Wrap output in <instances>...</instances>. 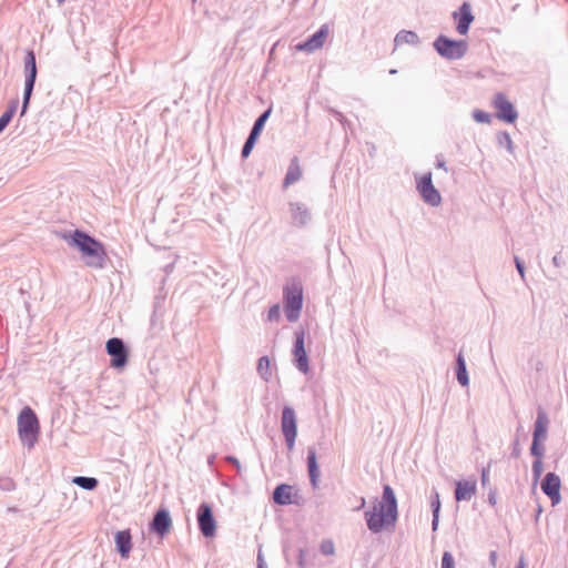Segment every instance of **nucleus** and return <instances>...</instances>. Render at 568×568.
<instances>
[{
	"instance_id": "obj_57",
	"label": "nucleus",
	"mask_w": 568,
	"mask_h": 568,
	"mask_svg": "<svg viewBox=\"0 0 568 568\" xmlns=\"http://www.w3.org/2000/svg\"><path fill=\"white\" fill-rule=\"evenodd\" d=\"M298 565L301 567H303L304 565V550L303 549H300V555H298Z\"/></svg>"
},
{
	"instance_id": "obj_16",
	"label": "nucleus",
	"mask_w": 568,
	"mask_h": 568,
	"mask_svg": "<svg viewBox=\"0 0 568 568\" xmlns=\"http://www.w3.org/2000/svg\"><path fill=\"white\" fill-rule=\"evenodd\" d=\"M453 16L454 18L458 17V22L456 26L457 32L462 36L466 34L471 22L474 21L470 4L468 2H464L459 8V12H454Z\"/></svg>"
},
{
	"instance_id": "obj_9",
	"label": "nucleus",
	"mask_w": 568,
	"mask_h": 568,
	"mask_svg": "<svg viewBox=\"0 0 568 568\" xmlns=\"http://www.w3.org/2000/svg\"><path fill=\"white\" fill-rule=\"evenodd\" d=\"M288 213L290 224L295 229H305L312 223V210L303 202L291 201L288 203Z\"/></svg>"
},
{
	"instance_id": "obj_10",
	"label": "nucleus",
	"mask_w": 568,
	"mask_h": 568,
	"mask_svg": "<svg viewBox=\"0 0 568 568\" xmlns=\"http://www.w3.org/2000/svg\"><path fill=\"white\" fill-rule=\"evenodd\" d=\"M171 528L172 518L169 509L165 506L159 507L149 523V530L163 538L170 532Z\"/></svg>"
},
{
	"instance_id": "obj_12",
	"label": "nucleus",
	"mask_w": 568,
	"mask_h": 568,
	"mask_svg": "<svg viewBox=\"0 0 568 568\" xmlns=\"http://www.w3.org/2000/svg\"><path fill=\"white\" fill-rule=\"evenodd\" d=\"M329 33V28L327 24L321 26V28L312 34L306 41L300 42L294 45L296 51H305V52H314L317 49H321L324 45V42Z\"/></svg>"
},
{
	"instance_id": "obj_48",
	"label": "nucleus",
	"mask_w": 568,
	"mask_h": 568,
	"mask_svg": "<svg viewBox=\"0 0 568 568\" xmlns=\"http://www.w3.org/2000/svg\"><path fill=\"white\" fill-rule=\"evenodd\" d=\"M278 426L281 432L284 434V406L278 407Z\"/></svg>"
},
{
	"instance_id": "obj_52",
	"label": "nucleus",
	"mask_w": 568,
	"mask_h": 568,
	"mask_svg": "<svg viewBox=\"0 0 568 568\" xmlns=\"http://www.w3.org/2000/svg\"><path fill=\"white\" fill-rule=\"evenodd\" d=\"M333 115H334V118H335L338 122H341L343 125H345V123H347L346 118H345L341 112H338V111H333Z\"/></svg>"
},
{
	"instance_id": "obj_41",
	"label": "nucleus",
	"mask_w": 568,
	"mask_h": 568,
	"mask_svg": "<svg viewBox=\"0 0 568 568\" xmlns=\"http://www.w3.org/2000/svg\"><path fill=\"white\" fill-rule=\"evenodd\" d=\"M0 489L3 491H12L16 489V484L10 477L0 478Z\"/></svg>"
},
{
	"instance_id": "obj_25",
	"label": "nucleus",
	"mask_w": 568,
	"mask_h": 568,
	"mask_svg": "<svg viewBox=\"0 0 568 568\" xmlns=\"http://www.w3.org/2000/svg\"><path fill=\"white\" fill-rule=\"evenodd\" d=\"M394 42L396 45L404 43L417 45L419 44L420 40L416 32L402 30L395 36Z\"/></svg>"
},
{
	"instance_id": "obj_11",
	"label": "nucleus",
	"mask_w": 568,
	"mask_h": 568,
	"mask_svg": "<svg viewBox=\"0 0 568 568\" xmlns=\"http://www.w3.org/2000/svg\"><path fill=\"white\" fill-rule=\"evenodd\" d=\"M540 488L542 493L550 499L552 506H557L561 501V480L556 473H547L541 480Z\"/></svg>"
},
{
	"instance_id": "obj_4",
	"label": "nucleus",
	"mask_w": 568,
	"mask_h": 568,
	"mask_svg": "<svg viewBox=\"0 0 568 568\" xmlns=\"http://www.w3.org/2000/svg\"><path fill=\"white\" fill-rule=\"evenodd\" d=\"M303 301V283L301 278L293 277L286 283V321L296 322L300 318Z\"/></svg>"
},
{
	"instance_id": "obj_21",
	"label": "nucleus",
	"mask_w": 568,
	"mask_h": 568,
	"mask_svg": "<svg viewBox=\"0 0 568 568\" xmlns=\"http://www.w3.org/2000/svg\"><path fill=\"white\" fill-rule=\"evenodd\" d=\"M106 355H129V347L120 337H111L105 343Z\"/></svg>"
},
{
	"instance_id": "obj_14",
	"label": "nucleus",
	"mask_w": 568,
	"mask_h": 568,
	"mask_svg": "<svg viewBox=\"0 0 568 568\" xmlns=\"http://www.w3.org/2000/svg\"><path fill=\"white\" fill-rule=\"evenodd\" d=\"M477 493V480L473 476L468 479L455 481L454 498L457 503L469 501Z\"/></svg>"
},
{
	"instance_id": "obj_47",
	"label": "nucleus",
	"mask_w": 568,
	"mask_h": 568,
	"mask_svg": "<svg viewBox=\"0 0 568 568\" xmlns=\"http://www.w3.org/2000/svg\"><path fill=\"white\" fill-rule=\"evenodd\" d=\"M225 459H226L227 463L232 464L236 468L237 473H240L241 464H240V462H239V459L236 457H234L232 455H227L225 457Z\"/></svg>"
},
{
	"instance_id": "obj_30",
	"label": "nucleus",
	"mask_w": 568,
	"mask_h": 568,
	"mask_svg": "<svg viewBox=\"0 0 568 568\" xmlns=\"http://www.w3.org/2000/svg\"><path fill=\"white\" fill-rule=\"evenodd\" d=\"M545 439L532 438L530 445V455L537 459H542L545 455Z\"/></svg>"
},
{
	"instance_id": "obj_15",
	"label": "nucleus",
	"mask_w": 568,
	"mask_h": 568,
	"mask_svg": "<svg viewBox=\"0 0 568 568\" xmlns=\"http://www.w3.org/2000/svg\"><path fill=\"white\" fill-rule=\"evenodd\" d=\"M115 549L122 559H128L132 550V535L130 529L119 530L114 535Z\"/></svg>"
},
{
	"instance_id": "obj_27",
	"label": "nucleus",
	"mask_w": 568,
	"mask_h": 568,
	"mask_svg": "<svg viewBox=\"0 0 568 568\" xmlns=\"http://www.w3.org/2000/svg\"><path fill=\"white\" fill-rule=\"evenodd\" d=\"M72 483L89 491L94 490L99 486V480L91 476H75L72 478Z\"/></svg>"
},
{
	"instance_id": "obj_26",
	"label": "nucleus",
	"mask_w": 568,
	"mask_h": 568,
	"mask_svg": "<svg viewBox=\"0 0 568 568\" xmlns=\"http://www.w3.org/2000/svg\"><path fill=\"white\" fill-rule=\"evenodd\" d=\"M271 113H272V106H268L264 112H262L258 115V118L255 120V122L250 131V134H253L254 136L260 138V135L264 129V125H265L266 121L268 120Z\"/></svg>"
},
{
	"instance_id": "obj_61",
	"label": "nucleus",
	"mask_w": 568,
	"mask_h": 568,
	"mask_svg": "<svg viewBox=\"0 0 568 568\" xmlns=\"http://www.w3.org/2000/svg\"><path fill=\"white\" fill-rule=\"evenodd\" d=\"M59 4H62L65 2V0H57Z\"/></svg>"
},
{
	"instance_id": "obj_2",
	"label": "nucleus",
	"mask_w": 568,
	"mask_h": 568,
	"mask_svg": "<svg viewBox=\"0 0 568 568\" xmlns=\"http://www.w3.org/2000/svg\"><path fill=\"white\" fill-rule=\"evenodd\" d=\"M69 244L77 247L87 257L85 264L93 268H103L108 258L104 245L88 233L75 230L69 236Z\"/></svg>"
},
{
	"instance_id": "obj_33",
	"label": "nucleus",
	"mask_w": 568,
	"mask_h": 568,
	"mask_svg": "<svg viewBox=\"0 0 568 568\" xmlns=\"http://www.w3.org/2000/svg\"><path fill=\"white\" fill-rule=\"evenodd\" d=\"M257 140H258L257 136H254L253 134H248V136H247V139H246V141H245V143H244V145L242 148V151H241V156L243 159L247 158L251 154V152H252L254 145L256 144Z\"/></svg>"
},
{
	"instance_id": "obj_29",
	"label": "nucleus",
	"mask_w": 568,
	"mask_h": 568,
	"mask_svg": "<svg viewBox=\"0 0 568 568\" xmlns=\"http://www.w3.org/2000/svg\"><path fill=\"white\" fill-rule=\"evenodd\" d=\"M294 346L292 349V355H306L304 339H305V331L304 328H298L295 332Z\"/></svg>"
},
{
	"instance_id": "obj_18",
	"label": "nucleus",
	"mask_w": 568,
	"mask_h": 568,
	"mask_svg": "<svg viewBox=\"0 0 568 568\" xmlns=\"http://www.w3.org/2000/svg\"><path fill=\"white\" fill-rule=\"evenodd\" d=\"M549 418L542 407H538L537 417L534 424L532 438L547 439Z\"/></svg>"
},
{
	"instance_id": "obj_32",
	"label": "nucleus",
	"mask_w": 568,
	"mask_h": 568,
	"mask_svg": "<svg viewBox=\"0 0 568 568\" xmlns=\"http://www.w3.org/2000/svg\"><path fill=\"white\" fill-rule=\"evenodd\" d=\"M497 141L500 146H505L509 153L514 152L513 140L508 132L501 131L497 134Z\"/></svg>"
},
{
	"instance_id": "obj_5",
	"label": "nucleus",
	"mask_w": 568,
	"mask_h": 568,
	"mask_svg": "<svg viewBox=\"0 0 568 568\" xmlns=\"http://www.w3.org/2000/svg\"><path fill=\"white\" fill-rule=\"evenodd\" d=\"M23 71H24V90H23V99L20 116H23L30 105V100L33 93L38 69H37V60L36 53L33 50H27L24 61H23Z\"/></svg>"
},
{
	"instance_id": "obj_58",
	"label": "nucleus",
	"mask_w": 568,
	"mask_h": 568,
	"mask_svg": "<svg viewBox=\"0 0 568 568\" xmlns=\"http://www.w3.org/2000/svg\"><path fill=\"white\" fill-rule=\"evenodd\" d=\"M365 504H366L365 498H364V497H362V498H361L359 506H358V507H356V510L362 509V508L365 506Z\"/></svg>"
},
{
	"instance_id": "obj_51",
	"label": "nucleus",
	"mask_w": 568,
	"mask_h": 568,
	"mask_svg": "<svg viewBox=\"0 0 568 568\" xmlns=\"http://www.w3.org/2000/svg\"><path fill=\"white\" fill-rule=\"evenodd\" d=\"M497 558H498V555H497V551L496 550H491L489 552V565L491 567H496L497 565Z\"/></svg>"
},
{
	"instance_id": "obj_31",
	"label": "nucleus",
	"mask_w": 568,
	"mask_h": 568,
	"mask_svg": "<svg viewBox=\"0 0 568 568\" xmlns=\"http://www.w3.org/2000/svg\"><path fill=\"white\" fill-rule=\"evenodd\" d=\"M532 490L535 491L538 480L544 471L542 459H537L532 462Z\"/></svg>"
},
{
	"instance_id": "obj_40",
	"label": "nucleus",
	"mask_w": 568,
	"mask_h": 568,
	"mask_svg": "<svg viewBox=\"0 0 568 568\" xmlns=\"http://www.w3.org/2000/svg\"><path fill=\"white\" fill-rule=\"evenodd\" d=\"M320 550L324 556H332L335 552L334 542L332 540H323Z\"/></svg>"
},
{
	"instance_id": "obj_23",
	"label": "nucleus",
	"mask_w": 568,
	"mask_h": 568,
	"mask_svg": "<svg viewBox=\"0 0 568 568\" xmlns=\"http://www.w3.org/2000/svg\"><path fill=\"white\" fill-rule=\"evenodd\" d=\"M18 105H19V100L18 99H12L6 111L2 113V115L0 116V133L8 126V124L11 122L13 115L16 114L17 112V109H18Z\"/></svg>"
},
{
	"instance_id": "obj_1",
	"label": "nucleus",
	"mask_w": 568,
	"mask_h": 568,
	"mask_svg": "<svg viewBox=\"0 0 568 568\" xmlns=\"http://www.w3.org/2000/svg\"><path fill=\"white\" fill-rule=\"evenodd\" d=\"M367 528L373 534H378L388 526H394L398 518V504L394 489L385 484L383 486L382 500L379 509L376 507L373 510L364 513Z\"/></svg>"
},
{
	"instance_id": "obj_37",
	"label": "nucleus",
	"mask_w": 568,
	"mask_h": 568,
	"mask_svg": "<svg viewBox=\"0 0 568 568\" xmlns=\"http://www.w3.org/2000/svg\"><path fill=\"white\" fill-rule=\"evenodd\" d=\"M130 357H111L110 366L116 371H122L129 364Z\"/></svg>"
},
{
	"instance_id": "obj_39",
	"label": "nucleus",
	"mask_w": 568,
	"mask_h": 568,
	"mask_svg": "<svg viewBox=\"0 0 568 568\" xmlns=\"http://www.w3.org/2000/svg\"><path fill=\"white\" fill-rule=\"evenodd\" d=\"M440 568H455V559L450 551H444Z\"/></svg>"
},
{
	"instance_id": "obj_50",
	"label": "nucleus",
	"mask_w": 568,
	"mask_h": 568,
	"mask_svg": "<svg viewBox=\"0 0 568 568\" xmlns=\"http://www.w3.org/2000/svg\"><path fill=\"white\" fill-rule=\"evenodd\" d=\"M436 166L438 169H443L445 172H448V169L446 166V162L444 161V159L440 155L436 156Z\"/></svg>"
},
{
	"instance_id": "obj_28",
	"label": "nucleus",
	"mask_w": 568,
	"mask_h": 568,
	"mask_svg": "<svg viewBox=\"0 0 568 568\" xmlns=\"http://www.w3.org/2000/svg\"><path fill=\"white\" fill-rule=\"evenodd\" d=\"M275 357H258L257 362V372L260 376L265 381L268 382L272 377V359Z\"/></svg>"
},
{
	"instance_id": "obj_35",
	"label": "nucleus",
	"mask_w": 568,
	"mask_h": 568,
	"mask_svg": "<svg viewBox=\"0 0 568 568\" xmlns=\"http://www.w3.org/2000/svg\"><path fill=\"white\" fill-rule=\"evenodd\" d=\"M295 367L306 374L310 369V357H293Z\"/></svg>"
},
{
	"instance_id": "obj_43",
	"label": "nucleus",
	"mask_w": 568,
	"mask_h": 568,
	"mask_svg": "<svg viewBox=\"0 0 568 568\" xmlns=\"http://www.w3.org/2000/svg\"><path fill=\"white\" fill-rule=\"evenodd\" d=\"M520 454H521V448H520V444H519V438L515 437V439L511 443L510 457L517 459L520 457Z\"/></svg>"
},
{
	"instance_id": "obj_53",
	"label": "nucleus",
	"mask_w": 568,
	"mask_h": 568,
	"mask_svg": "<svg viewBox=\"0 0 568 568\" xmlns=\"http://www.w3.org/2000/svg\"><path fill=\"white\" fill-rule=\"evenodd\" d=\"M552 264L554 266L556 267H561L564 262H562V258L559 254H556L554 257H552Z\"/></svg>"
},
{
	"instance_id": "obj_55",
	"label": "nucleus",
	"mask_w": 568,
	"mask_h": 568,
	"mask_svg": "<svg viewBox=\"0 0 568 568\" xmlns=\"http://www.w3.org/2000/svg\"><path fill=\"white\" fill-rule=\"evenodd\" d=\"M541 513H542V507L540 504H537L536 514H535V523H538Z\"/></svg>"
},
{
	"instance_id": "obj_42",
	"label": "nucleus",
	"mask_w": 568,
	"mask_h": 568,
	"mask_svg": "<svg viewBox=\"0 0 568 568\" xmlns=\"http://www.w3.org/2000/svg\"><path fill=\"white\" fill-rule=\"evenodd\" d=\"M281 317V307L280 304H274L267 313V320L270 322H277Z\"/></svg>"
},
{
	"instance_id": "obj_60",
	"label": "nucleus",
	"mask_w": 568,
	"mask_h": 568,
	"mask_svg": "<svg viewBox=\"0 0 568 568\" xmlns=\"http://www.w3.org/2000/svg\"><path fill=\"white\" fill-rule=\"evenodd\" d=\"M396 72H397V71H396L395 69H392V70L389 71V73H390V74H395Z\"/></svg>"
},
{
	"instance_id": "obj_6",
	"label": "nucleus",
	"mask_w": 568,
	"mask_h": 568,
	"mask_svg": "<svg viewBox=\"0 0 568 568\" xmlns=\"http://www.w3.org/2000/svg\"><path fill=\"white\" fill-rule=\"evenodd\" d=\"M433 45L436 52L446 60H459L468 50L467 41L453 40L444 34L438 36Z\"/></svg>"
},
{
	"instance_id": "obj_38",
	"label": "nucleus",
	"mask_w": 568,
	"mask_h": 568,
	"mask_svg": "<svg viewBox=\"0 0 568 568\" xmlns=\"http://www.w3.org/2000/svg\"><path fill=\"white\" fill-rule=\"evenodd\" d=\"M473 119L479 123H489L491 120L489 113L478 110V109L473 111Z\"/></svg>"
},
{
	"instance_id": "obj_13",
	"label": "nucleus",
	"mask_w": 568,
	"mask_h": 568,
	"mask_svg": "<svg viewBox=\"0 0 568 568\" xmlns=\"http://www.w3.org/2000/svg\"><path fill=\"white\" fill-rule=\"evenodd\" d=\"M494 105L497 109V118L507 123H514L518 113L513 103L503 93H497L494 98Z\"/></svg>"
},
{
	"instance_id": "obj_59",
	"label": "nucleus",
	"mask_w": 568,
	"mask_h": 568,
	"mask_svg": "<svg viewBox=\"0 0 568 568\" xmlns=\"http://www.w3.org/2000/svg\"><path fill=\"white\" fill-rule=\"evenodd\" d=\"M214 459H215V455H210V456L207 457V463H209V465H213Z\"/></svg>"
},
{
	"instance_id": "obj_49",
	"label": "nucleus",
	"mask_w": 568,
	"mask_h": 568,
	"mask_svg": "<svg viewBox=\"0 0 568 568\" xmlns=\"http://www.w3.org/2000/svg\"><path fill=\"white\" fill-rule=\"evenodd\" d=\"M432 515H433L432 531L436 532L438 529V525H439V514H437V511H436L435 514H432Z\"/></svg>"
},
{
	"instance_id": "obj_19",
	"label": "nucleus",
	"mask_w": 568,
	"mask_h": 568,
	"mask_svg": "<svg viewBox=\"0 0 568 568\" xmlns=\"http://www.w3.org/2000/svg\"><path fill=\"white\" fill-rule=\"evenodd\" d=\"M297 436L296 415L292 407L286 406V448L293 449Z\"/></svg>"
},
{
	"instance_id": "obj_8",
	"label": "nucleus",
	"mask_w": 568,
	"mask_h": 568,
	"mask_svg": "<svg viewBox=\"0 0 568 568\" xmlns=\"http://www.w3.org/2000/svg\"><path fill=\"white\" fill-rule=\"evenodd\" d=\"M416 189L425 203L430 206L440 205L442 195L433 184L430 172L425 173L419 178L416 176Z\"/></svg>"
},
{
	"instance_id": "obj_36",
	"label": "nucleus",
	"mask_w": 568,
	"mask_h": 568,
	"mask_svg": "<svg viewBox=\"0 0 568 568\" xmlns=\"http://www.w3.org/2000/svg\"><path fill=\"white\" fill-rule=\"evenodd\" d=\"M430 508L432 514H440L442 503L439 498V493L434 488L430 495Z\"/></svg>"
},
{
	"instance_id": "obj_20",
	"label": "nucleus",
	"mask_w": 568,
	"mask_h": 568,
	"mask_svg": "<svg viewBox=\"0 0 568 568\" xmlns=\"http://www.w3.org/2000/svg\"><path fill=\"white\" fill-rule=\"evenodd\" d=\"M454 373L460 386L467 387L469 385V376L465 357H455Z\"/></svg>"
},
{
	"instance_id": "obj_54",
	"label": "nucleus",
	"mask_w": 568,
	"mask_h": 568,
	"mask_svg": "<svg viewBox=\"0 0 568 568\" xmlns=\"http://www.w3.org/2000/svg\"><path fill=\"white\" fill-rule=\"evenodd\" d=\"M257 568H267V566L263 559L261 550L258 551V555H257Z\"/></svg>"
},
{
	"instance_id": "obj_7",
	"label": "nucleus",
	"mask_w": 568,
	"mask_h": 568,
	"mask_svg": "<svg viewBox=\"0 0 568 568\" xmlns=\"http://www.w3.org/2000/svg\"><path fill=\"white\" fill-rule=\"evenodd\" d=\"M197 528L205 538H213L216 535V519L213 507L206 501H202L196 509Z\"/></svg>"
},
{
	"instance_id": "obj_62",
	"label": "nucleus",
	"mask_w": 568,
	"mask_h": 568,
	"mask_svg": "<svg viewBox=\"0 0 568 568\" xmlns=\"http://www.w3.org/2000/svg\"><path fill=\"white\" fill-rule=\"evenodd\" d=\"M193 2H195L196 0H192Z\"/></svg>"
},
{
	"instance_id": "obj_3",
	"label": "nucleus",
	"mask_w": 568,
	"mask_h": 568,
	"mask_svg": "<svg viewBox=\"0 0 568 568\" xmlns=\"http://www.w3.org/2000/svg\"><path fill=\"white\" fill-rule=\"evenodd\" d=\"M40 424L36 412L30 406H24L18 415V434L21 443L32 448L39 437Z\"/></svg>"
},
{
	"instance_id": "obj_22",
	"label": "nucleus",
	"mask_w": 568,
	"mask_h": 568,
	"mask_svg": "<svg viewBox=\"0 0 568 568\" xmlns=\"http://www.w3.org/2000/svg\"><path fill=\"white\" fill-rule=\"evenodd\" d=\"M305 504L306 499L301 494L300 488L296 485L286 484V505L303 507Z\"/></svg>"
},
{
	"instance_id": "obj_34",
	"label": "nucleus",
	"mask_w": 568,
	"mask_h": 568,
	"mask_svg": "<svg viewBox=\"0 0 568 568\" xmlns=\"http://www.w3.org/2000/svg\"><path fill=\"white\" fill-rule=\"evenodd\" d=\"M273 501L278 506H284V481L276 485L273 491Z\"/></svg>"
},
{
	"instance_id": "obj_17",
	"label": "nucleus",
	"mask_w": 568,
	"mask_h": 568,
	"mask_svg": "<svg viewBox=\"0 0 568 568\" xmlns=\"http://www.w3.org/2000/svg\"><path fill=\"white\" fill-rule=\"evenodd\" d=\"M306 462H307V471H308L310 483H311L312 488L315 490L318 488V480H320L321 471H320V466L317 463L316 450L314 447H310L307 449Z\"/></svg>"
},
{
	"instance_id": "obj_24",
	"label": "nucleus",
	"mask_w": 568,
	"mask_h": 568,
	"mask_svg": "<svg viewBox=\"0 0 568 568\" xmlns=\"http://www.w3.org/2000/svg\"><path fill=\"white\" fill-rule=\"evenodd\" d=\"M302 178V169L298 163V159L294 156L288 165L286 172V186L297 182Z\"/></svg>"
},
{
	"instance_id": "obj_46",
	"label": "nucleus",
	"mask_w": 568,
	"mask_h": 568,
	"mask_svg": "<svg viewBox=\"0 0 568 568\" xmlns=\"http://www.w3.org/2000/svg\"><path fill=\"white\" fill-rule=\"evenodd\" d=\"M487 501L490 506L495 507L497 504V488L490 487L488 491Z\"/></svg>"
},
{
	"instance_id": "obj_44",
	"label": "nucleus",
	"mask_w": 568,
	"mask_h": 568,
	"mask_svg": "<svg viewBox=\"0 0 568 568\" xmlns=\"http://www.w3.org/2000/svg\"><path fill=\"white\" fill-rule=\"evenodd\" d=\"M491 462L488 463L487 467H484L480 473V483L483 487H486L489 485V468H490Z\"/></svg>"
},
{
	"instance_id": "obj_56",
	"label": "nucleus",
	"mask_w": 568,
	"mask_h": 568,
	"mask_svg": "<svg viewBox=\"0 0 568 568\" xmlns=\"http://www.w3.org/2000/svg\"><path fill=\"white\" fill-rule=\"evenodd\" d=\"M515 568H526V562L524 556H520L518 562L516 564Z\"/></svg>"
},
{
	"instance_id": "obj_45",
	"label": "nucleus",
	"mask_w": 568,
	"mask_h": 568,
	"mask_svg": "<svg viewBox=\"0 0 568 568\" xmlns=\"http://www.w3.org/2000/svg\"><path fill=\"white\" fill-rule=\"evenodd\" d=\"M514 261H515V266H516V268H517L521 280L525 281L526 280V274H525V264H524V262L518 256H515Z\"/></svg>"
}]
</instances>
